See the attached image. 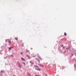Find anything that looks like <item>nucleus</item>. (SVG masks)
<instances>
[{"instance_id": "f257e3e1", "label": "nucleus", "mask_w": 76, "mask_h": 76, "mask_svg": "<svg viewBox=\"0 0 76 76\" xmlns=\"http://www.w3.org/2000/svg\"><path fill=\"white\" fill-rule=\"evenodd\" d=\"M36 63L37 64H38L39 66H42V65L39 64V63H40V61H39V60L38 59V58H36Z\"/></svg>"}, {"instance_id": "f03ea898", "label": "nucleus", "mask_w": 76, "mask_h": 76, "mask_svg": "<svg viewBox=\"0 0 76 76\" xmlns=\"http://www.w3.org/2000/svg\"><path fill=\"white\" fill-rule=\"evenodd\" d=\"M18 64L19 67H22V66L21 65V64H20V63H19V62H18Z\"/></svg>"}, {"instance_id": "7ed1b4c3", "label": "nucleus", "mask_w": 76, "mask_h": 76, "mask_svg": "<svg viewBox=\"0 0 76 76\" xmlns=\"http://www.w3.org/2000/svg\"><path fill=\"white\" fill-rule=\"evenodd\" d=\"M21 60H23V61H25V59L23 58H21Z\"/></svg>"}, {"instance_id": "20e7f679", "label": "nucleus", "mask_w": 76, "mask_h": 76, "mask_svg": "<svg viewBox=\"0 0 76 76\" xmlns=\"http://www.w3.org/2000/svg\"><path fill=\"white\" fill-rule=\"evenodd\" d=\"M12 48H13V47H10L9 48V50H11V49H12Z\"/></svg>"}, {"instance_id": "39448f33", "label": "nucleus", "mask_w": 76, "mask_h": 76, "mask_svg": "<svg viewBox=\"0 0 76 76\" xmlns=\"http://www.w3.org/2000/svg\"><path fill=\"white\" fill-rule=\"evenodd\" d=\"M39 58L40 60H42V58H41V57H39Z\"/></svg>"}, {"instance_id": "423d86ee", "label": "nucleus", "mask_w": 76, "mask_h": 76, "mask_svg": "<svg viewBox=\"0 0 76 76\" xmlns=\"http://www.w3.org/2000/svg\"><path fill=\"white\" fill-rule=\"evenodd\" d=\"M36 70H38L40 71V69H38V68H36Z\"/></svg>"}, {"instance_id": "0eeeda50", "label": "nucleus", "mask_w": 76, "mask_h": 76, "mask_svg": "<svg viewBox=\"0 0 76 76\" xmlns=\"http://www.w3.org/2000/svg\"><path fill=\"white\" fill-rule=\"evenodd\" d=\"M66 35H67V34H66V33H64V36H66Z\"/></svg>"}, {"instance_id": "6e6552de", "label": "nucleus", "mask_w": 76, "mask_h": 76, "mask_svg": "<svg viewBox=\"0 0 76 76\" xmlns=\"http://www.w3.org/2000/svg\"><path fill=\"white\" fill-rule=\"evenodd\" d=\"M29 51L27 50H26V53H28V52H29Z\"/></svg>"}, {"instance_id": "1a4fd4ad", "label": "nucleus", "mask_w": 76, "mask_h": 76, "mask_svg": "<svg viewBox=\"0 0 76 76\" xmlns=\"http://www.w3.org/2000/svg\"><path fill=\"white\" fill-rule=\"evenodd\" d=\"M9 44H11V41H9Z\"/></svg>"}, {"instance_id": "9d476101", "label": "nucleus", "mask_w": 76, "mask_h": 76, "mask_svg": "<svg viewBox=\"0 0 76 76\" xmlns=\"http://www.w3.org/2000/svg\"><path fill=\"white\" fill-rule=\"evenodd\" d=\"M15 39H16V40H18V38L16 37L15 38Z\"/></svg>"}, {"instance_id": "9b49d317", "label": "nucleus", "mask_w": 76, "mask_h": 76, "mask_svg": "<svg viewBox=\"0 0 76 76\" xmlns=\"http://www.w3.org/2000/svg\"><path fill=\"white\" fill-rule=\"evenodd\" d=\"M6 58H7V57H6V56H4V58L6 59Z\"/></svg>"}, {"instance_id": "f8f14e48", "label": "nucleus", "mask_w": 76, "mask_h": 76, "mask_svg": "<svg viewBox=\"0 0 76 76\" xmlns=\"http://www.w3.org/2000/svg\"><path fill=\"white\" fill-rule=\"evenodd\" d=\"M31 64H34V63H33V62H32L31 63Z\"/></svg>"}, {"instance_id": "ddd939ff", "label": "nucleus", "mask_w": 76, "mask_h": 76, "mask_svg": "<svg viewBox=\"0 0 76 76\" xmlns=\"http://www.w3.org/2000/svg\"><path fill=\"white\" fill-rule=\"evenodd\" d=\"M23 64H24L25 65H26V64H25V63H23Z\"/></svg>"}, {"instance_id": "4468645a", "label": "nucleus", "mask_w": 76, "mask_h": 76, "mask_svg": "<svg viewBox=\"0 0 76 76\" xmlns=\"http://www.w3.org/2000/svg\"><path fill=\"white\" fill-rule=\"evenodd\" d=\"M28 59H30V58H30V57H28Z\"/></svg>"}, {"instance_id": "2eb2a0df", "label": "nucleus", "mask_w": 76, "mask_h": 76, "mask_svg": "<svg viewBox=\"0 0 76 76\" xmlns=\"http://www.w3.org/2000/svg\"><path fill=\"white\" fill-rule=\"evenodd\" d=\"M35 76H39V75H35Z\"/></svg>"}, {"instance_id": "dca6fc26", "label": "nucleus", "mask_w": 76, "mask_h": 76, "mask_svg": "<svg viewBox=\"0 0 76 76\" xmlns=\"http://www.w3.org/2000/svg\"><path fill=\"white\" fill-rule=\"evenodd\" d=\"M32 62L31 61H30V63H31Z\"/></svg>"}, {"instance_id": "f3484780", "label": "nucleus", "mask_w": 76, "mask_h": 76, "mask_svg": "<svg viewBox=\"0 0 76 76\" xmlns=\"http://www.w3.org/2000/svg\"><path fill=\"white\" fill-rule=\"evenodd\" d=\"M42 67H44V65H42Z\"/></svg>"}, {"instance_id": "a211bd4d", "label": "nucleus", "mask_w": 76, "mask_h": 76, "mask_svg": "<svg viewBox=\"0 0 76 76\" xmlns=\"http://www.w3.org/2000/svg\"><path fill=\"white\" fill-rule=\"evenodd\" d=\"M21 53V54H22V53L21 52V53Z\"/></svg>"}, {"instance_id": "6ab92c4d", "label": "nucleus", "mask_w": 76, "mask_h": 76, "mask_svg": "<svg viewBox=\"0 0 76 76\" xmlns=\"http://www.w3.org/2000/svg\"><path fill=\"white\" fill-rule=\"evenodd\" d=\"M63 45H61V47H63Z\"/></svg>"}, {"instance_id": "aec40b11", "label": "nucleus", "mask_w": 76, "mask_h": 76, "mask_svg": "<svg viewBox=\"0 0 76 76\" xmlns=\"http://www.w3.org/2000/svg\"><path fill=\"white\" fill-rule=\"evenodd\" d=\"M0 54H1V53H0Z\"/></svg>"}, {"instance_id": "412c9836", "label": "nucleus", "mask_w": 76, "mask_h": 76, "mask_svg": "<svg viewBox=\"0 0 76 76\" xmlns=\"http://www.w3.org/2000/svg\"><path fill=\"white\" fill-rule=\"evenodd\" d=\"M66 52V51L64 52Z\"/></svg>"}, {"instance_id": "4be33fe9", "label": "nucleus", "mask_w": 76, "mask_h": 76, "mask_svg": "<svg viewBox=\"0 0 76 76\" xmlns=\"http://www.w3.org/2000/svg\"><path fill=\"white\" fill-rule=\"evenodd\" d=\"M29 76H31L30 75H29Z\"/></svg>"}, {"instance_id": "5701e85b", "label": "nucleus", "mask_w": 76, "mask_h": 76, "mask_svg": "<svg viewBox=\"0 0 76 76\" xmlns=\"http://www.w3.org/2000/svg\"><path fill=\"white\" fill-rule=\"evenodd\" d=\"M37 67H38V66H36Z\"/></svg>"}, {"instance_id": "b1692460", "label": "nucleus", "mask_w": 76, "mask_h": 76, "mask_svg": "<svg viewBox=\"0 0 76 76\" xmlns=\"http://www.w3.org/2000/svg\"><path fill=\"white\" fill-rule=\"evenodd\" d=\"M34 57H35V56H34Z\"/></svg>"}]
</instances>
